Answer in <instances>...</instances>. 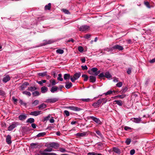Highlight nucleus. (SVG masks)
<instances>
[{"label":"nucleus","mask_w":155,"mask_h":155,"mask_svg":"<svg viewBox=\"0 0 155 155\" xmlns=\"http://www.w3.org/2000/svg\"><path fill=\"white\" fill-rule=\"evenodd\" d=\"M96 133L98 135L100 136V137H101V138L103 137V135L102 134H101V132L99 130H96Z\"/></svg>","instance_id":"45"},{"label":"nucleus","mask_w":155,"mask_h":155,"mask_svg":"<svg viewBox=\"0 0 155 155\" xmlns=\"http://www.w3.org/2000/svg\"><path fill=\"white\" fill-rule=\"evenodd\" d=\"M27 117V114L24 113L21 114L18 116V118L19 120L23 121L25 120Z\"/></svg>","instance_id":"12"},{"label":"nucleus","mask_w":155,"mask_h":155,"mask_svg":"<svg viewBox=\"0 0 155 155\" xmlns=\"http://www.w3.org/2000/svg\"><path fill=\"white\" fill-rule=\"evenodd\" d=\"M48 147L45 149L43 151L40 150L39 151V154H38V155H57V154L54 153H47L46 152H50L53 151L52 148L50 147V146H47Z\"/></svg>","instance_id":"1"},{"label":"nucleus","mask_w":155,"mask_h":155,"mask_svg":"<svg viewBox=\"0 0 155 155\" xmlns=\"http://www.w3.org/2000/svg\"><path fill=\"white\" fill-rule=\"evenodd\" d=\"M46 134V133L45 132H42L39 133L38 134H37L36 136L37 137H43Z\"/></svg>","instance_id":"33"},{"label":"nucleus","mask_w":155,"mask_h":155,"mask_svg":"<svg viewBox=\"0 0 155 155\" xmlns=\"http://www.w3.org/2000/svg\"><path fill=\"white\" fill-rule=\"evenodd\" d=\"M132 68H128L127 71V73L128 74H130L131 73Z\"/></svg>","instance_id":"52"},{"label":"nucleus","mask_w":155,"mask_h":155,"mask_svg":"<svg viewBox=\"0 0 155 155\" xmlns=\"http://www.w3.org/2000/svg\"><path fill=\"white\" fill-rule=\"evenodd\" d=\"M29 85V83H28V82H25L20 86V88H21V90H23L27 86H28Z\"/></svg>","instance_id":"20"},{"label":"nucleus","mask_w":155,"mask_h":155,"mask_svg":"<svg viewBox=\"0 0 155 155\" xmlns=\"http://www.w3.org/2000/svg\"><path fill=\"white\" fill-rule=\"evenodd\" d=\"M91 35L90 34H87L85 35L84 37L86 39H88L91 37Z\"/></svg>","instance_id":"58"},{"label":"nucleus","mask_w":155,"mask_h":155,"mask_svg":"<svg viewBox=\"0 0 155 155\" xmlns=\"http://www.w3.org/2000/svg\"><path fill=\"white\" fill-rule=\"evenodd\" d=\"M107 101L106 98H104L99 99L97 101L92 104V106L95 107H98L103 102L102 104H105Z\"/></svg>","instance_id":"2"},{"label":"nucleus","mask_w":155,"mask_h":155,"mask_svg":"<svg viewBox=\"0 0 155 155\" xmlns=\"http://www.w3.org/2000/svg\"><path fill=\"white\" fill-rule=\"evenodd\" d=\"M81 100L84 102H88L92 101L90 98L81 99Z\"/></svg>","instance_id":"39"},{"label":"nucleus","mask_w":155,"mask_h":155,"mask_svg":"<svg viewBox=\"0 0 155 155\" xmlns=\"http://www.w3.org/2000/svg\"><path fill=\"white\" fill-rule=\"evenodd\" d=\"M78 50L80 52H82L83 51L84 49L82 47L80 46L78 47Z\"/></svg>","instance_id":"49"},{"label":"nucleus","mask_w":155,"mask_h":155,"mask_svg":"<svg viewBox=\"0 0 155 155\" xmlns=\"http://www.w3.org/2000/svg\"><path fill=\"white\" fill-rule=\"evenodd\" d=\"M113 151L119 154H120L121 152L120 150L118 148L114 147L113 148Z\"/></svg>","instance_id":"22"},{"label":"nucleus","mask_w":155,"mask_h":155,"mask_svg":"<svg viewBox=\"0 0 155 155\" xmlns=\"http://www.w3.org/2000/svg\"><path fill=\"white\" fill-rule=\"evenodd\" d=\"M149 62L151 63H154L155 62V58L152 59L150 60L149 61Z\"/></svg>","instance_id":"64"},{"label":"nucleus","mask_w":155,"mask_h":155,"mask_svg":"<svg viewBox=\"0 0 155 155\" xmlns=\"http://www.w3.org/2000/svg\"><path fill=\"white\" fill-rule=\"evenodd\" d=\"M64 115H65L66 117H68L70 115L69 112L67 110H65L64 111Z\"/></svg>","instance_id":"46"},{"label":"nucleus","mask_w":155,"mask_h":155,"mask_svg":"<svg viewBox=\"0 0 155 155\" xmlns=\"http://www.w3.org/2000/svg\"><path fill=\"white\" fill-rule=\"evenodd\" d=\"M58 89V88L57 86H53L51 88V89L50 90V91L52 93H54L55 92L57 91Z\"/></svg>","instance_id":"21"},{"label":"nucleus","mask_w":155,"mask_h":155,"mask_svg":"<svg viewBox=\"0 0 155 155\" xmlns=\"http://www.w3.org/2000/svg\"><path fill=\"white\" fill-rule=\"evenodd\" d=\"M10 79L11 78L9 75H6L3 78L2 81L5 83L9 81Z\"/></svg>","instance_id":"14"},{"label":"nucleus","mask_w":155,"mask_h":155,"mask_svg":"<svg viewBox=\"0 0 155 155\" xmlns=\"http://www.w3.org/2000/svg\"><path fill=\"white\" fill-rule=\"evenodd\" d=\"M128 88L127 87H125L123 88L122 89L121 91L120 92L121 94L124 93H125L128 90Z\"/></svg>","instance_id":"34"},{"label":"nucleus","mask_w":155,"mask_h":155,"mask_svg":"<svg viewBox=\"0 0 155 155\" xmlns=\"http://www.w3.org/2000/svg\"><path fill=\"white\" fill-rule=\"evenodd\" d=\"M89 26L86 25H84L80 26L79 28V31H87L89 28Z\"/></svg>","instance_id":"7"},{"label":"nucleus","mask_w":155,"mask_h":155,"mask_svg":"<svg viewBox=\"0 0 155 155\" xmlns=\"http://www.w3.org/2000/svg\"><path fill=\"white\" fill-rule=\"evenodd\" d=\"M98 76L99 78H102L104 80L105 79L104 77H105L107 78H110L112 77L111 75L110 74L108 71L104 73V72L101 73Z\"/></svg>","instance_id":"3"},{"label":"nucleus","mask_w":155,"mask_h":155,"mask_svg":"<svg viewBox=\"0 0 155 155\" xmlns=\"http://www.w3.org/2000/svg\"><path fill=\"white\" fill-rule=\"evenodd\" d=\"M48 146H50L52 148L57 149L59 147L60 145L58 143L53 142L48 144Z\"/></svg>","instance_id":"6"},{"label":"nucleus","mask_w":155,"mask_h":155,"mask_svg":"<svg viewBox=\"0 0 155 155\" xmlns=\"http://www.w3.org/2000/svg\"><path fill=\"white\" fill-rule=\"evenodd\" d=\"M89 81L90 82L94 83L96 81V78L93 76H90L89 77Z\"/></svg>","instance_id":"17"},{"label":"nucleus","mask_w":155,"mask_h":155,"mask_svg":"<svg viewBox=\"0 0 155 155\" xmlns=\"http://www.w3.org/2000/svg\"><path fill=\"white\" fill-rule=\"evenodd\" d=\"M124 130L126 131H128L134 130L133 128H131L128 126H125L124 127Z\"/></svg>","instance_id":"42"},{"label":"nucleus","mask_w":155,"mask_h":155,"mask_svg":"<svg viewBox=\"0 0 155 155\" xmlns=\"http://www.w3.org/2000/svg\"><path fill=\"white\" fill-rule=\"evenodd\" d=\"M91 70L94 73L97 71L98 70V69L96 68H93L91 69Z\"/></svg>","instance_id":"51"},{"label":"nucleus","mask_w":155,"mask_h":155,"mask_svg":"<svg viewBox=\"0 0 155 155\" xmlns=\"http://www.w3.org/2000/svg\"><path fill=\"white\" fill-rule=\"evenodd\" d=\"M12 100L13 101L15 104L17 102V100L16 99H15L14 97H12Z\"/></svg>","instance_id":"63"},{"label":"nucleus","mask_w":155,"mask_h":155,"mask_svg":"<svg viewBox=\"0 0 155 155\" xmlns=\"http://www.w3.org/2000/svg\"><path fill=\"white\" fill-rule=\"evenodd\" d=\"M23 94H25L29 96H30L31 95V93L29 91H24L23 92Z\"/></svg>","instance_id":"47"},{"label":"nucleus","mask_w":155,"mask_h":155,"mask_svg":"<svg viewBox=\"0 0 155 155\" xmlns=\"http://www.w3.org/2000/svg\"><path fill=\"white\" fill-rule=\"evenodd\" d=\"M82 78H84V81H87L88 80L89 77L87 76V75L85 74H84L82 75Z\"/></svg>","instance_id":"31"},{"label":"nucleus","mask_w":155,"mask_h":155,"mask_svg":"<svg viewBox=\"0 0 155 155\" xmlns=\"http://www.w3.org/2000/svg\"><path fill=\"white\" fill-rule=\"evenodd\" d=\"M97 153L94 152H89L87 153L88 155H97Z\"/></svg>","instance_id":"60"},{"label":"nucleus","mask_w":155,"mask_h":155,"mask_svg":"<svg viewBox=\"0 0 155 155\" xmlns=\"http://www.w3.org/2000/svg\"><path fill=\"white\" fill-rule=\"evenodd\" d=\"M37 89V88L35 87H29L28 88V90L32 91L35 90Z\"/></svg>","instance_id":"36"},{"label":"nucleus","mask_w":155,"mask_h":155,"mask_svg":"<svg viewBox=\"0 0 155 155\" xmlns=\"http://www.w3.org/2000/svg\"><path fill=\"white\" fill-rule=\"evenodd\" d=\"M47 43H48L47 40H44L43 42L42 43V45H45L48 44H46Z\"/></svg>","instance_id":"62"},{"label":"nucleus","mask_w":155,"mask_h":155,"mask_svg":"<svg viewBox=\"0 0 155 155\" xmlns=\"http://www.w3.org/2000/svg\"><path fill=\"white\" fill-rule=\"evenodd\" d=\"M141 118L140 117L138 118H132L130 119V120L135 123L138 124L141 122Z\"/></svg>","instance_id":"10"},{"label":"nucleus","mask_w":155,"mask_h":155,"mask_svg":"<svg viewBox=\"0 0 155 155\" xmlns=\"http://www.w3.org/2000/svg\"><path fill=\"white\" fill-rule=\"evenodd\" d=\"M51 3H49L48 5L45 6V9L46 10H50L51 8Z\"/></svg>","instance_id":"30"},{"label":"nucleus","mask_w":155,"mask_h":155,"mask_svg":"<svg viewBox=\"0 0 155 155\" xmlns=\"http://www.w3.org/2000/svg\"><path fill=\"white\" fill-rule=\"evenodd\" d=\"M71 76L69 74H65L64 75V78L65 80L69 79L70 78Z\"/></svg>","instance_id":"27"},{"label":"nucleus","mask_w":155,"mask_h":155,"mask_svg":"<svg viewBox=\"0 0 155 155\" xmlns=\"http://www.w3.org/2000/svg\"><path fill=\"white\" fill-rule=\"evenodd\" d=\"M118 49L119 51H122L124 49V48L122 46L118 45H114L110 49V50L112 51L113 50Z\"/></svg>","instance_id":"8"},{"label":"nucleus","mask_w":155,"mask_h":155,"mask_svg":"<svg viewBox=\"0 0 155 155\" xmlns=\"http://www.w3.org/2000/svg\"><path fill=\"white\" fill-rule=\"evenodd\" d=\"M135 153V150L134 149H132L130 150V154L131 155H133Z\"/></svg>","instance_id":"59"},{"label":"nucleus","mask_w":155,"mask_h":155,"mask_svg":"<svg viewBox=\"0 0 155 155\" xmlns=\"http://www.w3.org/2000/svg\"><path fill=\"white\" fill-rule=\"evenodd\" d=\"M39 103V101L38 100H36L33 101L32 103V106H35L37 105Z\"/></svg>","instance_id":"29"},{"label":"nucleus","mask_w":155,"mask_h":155,"mask_svg":"<svg viewBox=\"0 0 155 155\" xmlns=\"http://www.w3.org/2000/svg\"><path fill=\"white\" fill-rule=\"evenodd\" d=\"M34 122L35 120L34 118H30L28 119V120H26V122L32 124Z\"/></svg>","instance_id":"26"},{"label":"nucleus","mask_w":155,"mask_h":155,"mask_svg":"<svg viewBox=\"0 0 155 155\" xmlns=\"http://www.w3.org/2000/svg\"><path fill=\"white\" fill-rule=\"evenodd\" d=\"M20 124L17 122H13L8 127V130L11 131L13 130L14 128L18 126Z\"/></svg>","instance_id":"4"},{"label":"nucleus","mask_w":155,"mask_h":155,"mask_svg":"<svg viewBox=\"0 0 155 155\" xmlns=\"http://www.w3.org/2000/svg\"><path fill=\"white\" fill-rule=\"evenodd\" d=\"M88 134L87 132H84L83 133H78L75 134V135L78 137H84L87 136Z\"/></svg>","instance_id":"11"},{"label":"nucleus","mask_w":155,"mask_h":155,"mask_svg":"<svg viewBox=\"0 0 155 155\" xmlns=\"http://www.w3.org/2000/svg\"><path fill=\"white\" fill-rule=\"evenodd\" d=\"M56 52L57 53L61 54L64 53V51L62 49H58L56 50Z\"/></svg>","instance_id":"41"},{"label":"nucleus","mask_w":155,"mask_h":155,"mask_svg":"<svg viewBox=\"0 0 155 155\" xmlns=\"http://www.w3.org/2000/svg\"><path fill=\"white\" fill-rule=\"evenodd\" d=\"M41 91L42 93H45L48 91V88L45 86H43L41 88Z\"/></svg>","instance_id":"25"},{"label":"nucleus","mask_w":155,"mask_h":155,"mask_svg":"<svg viewBox=\"0 0 155 155\" xmlns=\"http://www.w3.org/2000/svg\"><path fill=\"white\" fill-rule=\"evenodd\" d=\"M59 99L58 98H51L46 99L45 102L47 103H53L59 101Z\"/></svg>","instance_id":"5"},{"label":"nucleus","mask_w":155,"mask_h":155,"mask_svg":"<svg viewBox=\"0 0 155 155\" xmlns=\"http://www.w3.org/2000/svg\"><path fill=\"white\" fill-rule=\"evenodd\" d=\"M32 94L34 96H36L39 95V93L37 91H35L32 93Z\"/></svg>","instance_id":"40"},{"label":"nucleus","mask_w":155,"mask_h":155,"mask_svg":"<svg viewBox=\"0 0 155 155\" xmlns=\"http://www.w3.org/2000/svg\"><path fill=\"white\" fill-rule=\"evenodd\" d=\"M144 4L148 8H151V6L150 5V3L148 1H144Z\"/></svg>","instance_id":"38"},{"label":"nucleus","mask_w":155,"mask_h":155,"mask_svg":"<svg viewBox=\"0 0 155 155\" xmlns=\"http://www.w3.org/2000/svg\"><path fill=\"white\" fill-rule=\"evenodd\" d=\"M5 92L2 90H0V95L2 96H4L5 95Z\"/></svg>","instance_id":"57"},{"label":"nucleus","mask_w":155,"mask_h":155,"mask_svg":"<svg viewBox=\"0 0 155 155\" xmlns=\"http://www.w3.org/2000/svg\"><path fill=\"white\" fill-rule=\"evenodd\" d=\"M68 108L71 110L75 111H79L81 110L80 108L75 106H70Z\"/></svg>","instance_id":"16"},{"label":"nucleus","mask_w":155,"mask_h":155,"mask_svg":"<svg viewBox=\"0 0 155 155\" xmlns=\"http://www.w3.org/2000/svg\"><path fill=\"white\" fill-rule=\"evenodd\" d=\"M19 103L21 105H23L25 106H26L27 104L26 103L24 102V101L21 100H19Z\"/></svg>","instance_id":"44"},{"label":"nucleus","mask_w":155,"mask_h":155,"mask_svg":"<svg viewBox=\"0 0 155 155\" xmlns=\"http://www.w3.org/2000/svg\"><path fill=\"white\" fill-rule=\"evenodd\" d=\"M81 67L82 69L83 70H87L88 69V68L86 65H85V66L82 65L81 66Z\"/></svg>","instance_id":"56"},{"label":"nucleus","mask_w":155,"mask_h":155,"mask_svg":"<svg viewBox=\"0 0 155 155\" xmlns=\"http://www.w3.org/2000/svg\"><path fill=\"white\" fill-rule=\"evenodd\" d=\"M57 79L60 81H63V79L62 78V75L61 74H58V77L57 78Z\"/></svg>","instance_id":"43"},{"label":"nucleus","mask_w":155,"mask_h":155,"mask_svg":"<svg viewBox=\"0 0 155 155\" xmlns=\"http://www.w3.org/2000/svg\"><path fill=\"white\" fill-rule=\"evenodd\" d=\"M90 118L92 120L94 121L96 124H98L101 125L102 123L99 118H97L94 116H90Z\"/></svg>","instance_id":"9"},{"label":"nucleus","mask_w":155,"mask_h":155,"mask_svg":"<svg viewBox=\"0 0 155 155\" xmlns=\"http://www.w3.org/2000/svg\"><path fill=\"white\" fill-rule=\"evenodd\" d=\"M47 72L45 71L42 73H39L38 74V75L39 76L44 77L46 75V74H47Z\"/></svg>","instance_id":"35"},{"label":"nucleus","mask_w":155,"mask_h":155,"mask_svg":"<svg viewBox=\"0 0 155 155\" xmlns=\"http://www.w3.org/2000/svg\"><path fill=\"white\" fill-rule=\"evenodd\" d=\"M50 117V115H48L47 117H44V119H43V122H45V121H47V120H49V119Z\"/></svg>","instance_id":"48"},{"label":"nucleus","mask_w":155,"mask_h":155,"mask_svg":"<svg viewBox=\"0 0 155 155\" xmlns=\"http://www.w3.org/2000/svg\"><path fill=\"white\" fill-rule=\"evenodd\" d=\"M41 111H35L30 112L29 114L34 116H37L40 114Z\"/></svg>","instance_id":"13"},{"label":"nucleus","mask_w":155,"mask_h":155,"mask_svg":"<svg viewBox=\"0 0 155 155\" xmlns=\"http://www.w3.org/2000/svg\"><path fill=\"white\" fill-rule=\"evenodd\" d=\"M11 137L10 135H8L6 137V142L8 144H10L11 143L12 141L11 140Z\"/></svg>","instance_id":"18"},{"label":"nucleus","mask_w":155,"mask_h":155,"mask_svg":"<svg viewBox=\"0 0 155 155\" xmlns=\"http://www.w3.org/2000/svg\"><path fill=\"white\" fill-rule=\"evenodd\" d=\"M30 146L31 149L37 148H40V146L38 144V143H31L30 144Z\"/></svg>","instance_id":"15"},{"label":"nucleus","mask_w":155,"mask_h":155,"mask_svg":"<svg viewBox=\"0 0 155 155\" xmlns=\"http://www.w3.org/2000/svg\"><path fill=\"white\" fill-rule=\"evenodd\" d=\"M48 43L46 44H50L54 43V41L52 39L49 40L47 41Z\"/></svg>","instance_id":"53"},{"label":"nucleus","mask_w":155,"mask_h":155,"mask_svg":"<svg viewBox=\"0 0 155 155\" xmlns=\"http://www.w3.org/2000/svg\"><path fill=\"white\" fill-rule=\"evenodd\" d=\"M81 75V74L80 72L76 73L74 74L73 77L75 79L77 80L78 79Z\"/></svg>","instance_id":"23"},{"label":"nucleus","mask_w":155,"mask_h":155,"mask_svg":"<svg viewBox=\"0 0 155 155\" xmlns=\"http://www.w3.org/2000/svg\"><path fill=\"white\" fill-rule=\"evenodd\" d=\"M116 85L117 87H121L122 86V83L121 82H119L116 84Z\"/></svg>","instance_id":"50"},{"label":"nucleus","mask_w":155,"mask_h":155,"mask_svg":"<svg viewBox=\"0 0 155 155\" xmlns=\"http://www.w3.org/2000/svg\"><path fill=\"white\" fill-rule=\"evenodd\" d=\"M63 12L66 14H68L69 13V11L66 9H63Z\"/></svg>","instance_id":"61"},{"label":"nucleus","mask_w":155,"mask_h":155,"mask_svg":"<svg viewBox=\"0 0 155 155\" xmlns=\"http://www.w3.org/2000/svg\"><path fill=\"white\" fill-rule=\"evenodd\" d=\"M112 93V91L111 90H109L106 93H104L105 95H110Z\"/></svg>","instance_id":"54"},{"label":"nucleus","mask_w":155,"mask_h":155,"mask_svg":"<svg viewBox=\"0 0 155 155\" xmlns=\"http://www.w3.org/2000/svg\"><path fill=\"white\" fill-rule=\"evenodd\" d=\"M65 83L66 84L65 87L67 89H70L72 86V84L71 82H66Z\"/></svg>","instance_id":"19"},{"label":"nucleus","mask_w":155,"mask_h":155,"mask_svg":"<svg viewBox=\"0 0 155 155\" xmlns=\"http://www.w3.org/2000/svg\"><path fill=\"white\" fill-rule=\"evenodd\" d=\"M126 95H118L117 96H116L114 97V98L116 99L117 98H123L125 97Z\"/></svg>","instance_id":"32"},{"label":"nucleus","mask_w":155,"mask_h":155,"mask_svg":"<svg viewBox=\"0 0 155 155\" xmlns=\"http://www.w3.org/2000/svg\"><path fill=\"white\" fill-rule=\"evenodd\" d=\"M114 102L116 104H117L120 106H121L122 105V101L121 100H115L114 101Z\"/></svg>","instance_id":"28"},{"label":"nucleus","mask_w":155,"mask_h":155,"mask_svg":"<svg viewBox=\"0 0 155 155\" xmlns=\"http://www.w3.org/2000/svg\"><path fill=\"white\" fill-rule=\"evenodd\" d=\"M130 142L131 140L130 139H127L125 141V143H126V144L127 145H129L130 144Z\"/></svg>","instance_id":"55"},{"label":"nucleus","mask_w":155,"mask_h":155,"mask_svg":"<svg viewBox=\"0 0 155 155\" xmlns=\"http://www.w3.org/2000/svg\"><path fill=\"white\" fill-rule=\"evenodd\" d=\"M46 107V105L44 103H43L40 104V105L38 106V107L39 109H42L45 108Z\"/></svg>","instance_id":"24"},{"label":"nucleus","mask_w":155,"mask_h":155,"mask_svg":"<svg viewBox=\"0 0 155 155\" xmlns=\"http://www.w3.org/2000/svg\"><path fill=\"white\" fill-rule=\"evenodd\" d=\"M50 83L51 84V85L53 86H54L55 84H57V83L55 81V80L54 79H51L50 80Z\"/></svg>","instance_id":"37"}]
</instances>
